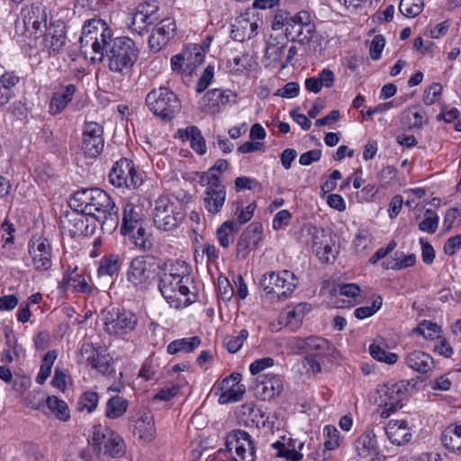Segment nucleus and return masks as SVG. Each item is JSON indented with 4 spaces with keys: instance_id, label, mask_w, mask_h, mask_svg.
<instances>
[{
    "instance_id": "nucleus-1",
    "label": "nucleus",
    "mask_w": 461,
    "mask_h": 461,
    "mask_svg": "<svg viewBox=\"0 0 461 461\" xmlns=\"http://www.w3.org/2000/svg\"><path fill=\"white\" fill-rule=\"evenodd\" d=\"M111 30L101 20H88L83 26L81 44H91L95 54L92 59L102 61L105 50L109 69L113 73L125 75L138 60L139 50L128 37L111 40Z\"/></svg>"
},
{
    "instance_id": "nucleus-2",
    "label": "nucleus",
    "mask_w": 461,
    "mask_h": 461,
    "mask_svg": "<svg viewBox=\"0 0 461 461\" xmlns=\"http://www.w3.org/2000/svg\"><path fill=\"white\" fill-rule=\"evenodd\" d=\"M69 206L95 218L104 232L111 234L119 225L118 208L112 197L102 189L87 188L76 192L69 201Z\"/></svg>"
},
{
    "instance_id": "nucleus-3",
    "label": "nucleus",
    "mask_w": 461,
    "mask_h": 461,
    "mask_svg": "<svg viewBox=\"0 0 461 461\" xmlns=\"http://www.w3.org/2000/svg\"><path fill=\"white\" fill-rule=\"evenodd\" d=\"M191 268L185 261H176L167 267L159 281V290L167 300L179 301L189 294L188 285L192 282Z\"/></svg>"
},
{
    "instance_id": "nucleus-4",
    "label": "nucleus",
    "mask_w": 461,
    "mask_h": 461,
    "mask_svg": "<svg viewBox=\"0 0 461 461\" xmlns=\"http://www.w3.org/2000/svg\"><path fill=\"white\" fill-rule=\"evenodd\" d=\"M185 216L184 206L177 198L164 194L155 201L153 221L158 229L172 230L180 225Z\"/></svg>"
},
{
    "instance_id": "nucleus-5",
    "label": "nucleus",
    "mask_w": 461,
    "mask_h": 461,
    "mask_svg": "<svg viewBox=\"0 0 461 461\" xmlns=\"http://www.w3.org/2000/svg\"><path fill=\"white\" fill-rule=\"evenodd\" d=\"M146 104L156 116L165 121H170L181 110V102L176 95L163 86L150 91L146 96Z\"/></svg>"
},
{
    "instance_id": "nucleus-6",
    "label": "nucleus",
    "mask_w": 461,
    "mask_h": 461,
    "mask_svg": "<svg viewBox=\"0 0 461 461\" xmlns=\"http://www.w3.org/2000/svg\"><path fill=\"white\" fill-rule=\"evenodd\" d=\"M407 392L405 381L387 383L377 386L375 402L380 407V416L388 418L392 413L402 408V401Z\"/></svg>"
},
{
    "instance_id": "nucleus-7",
    "label": "nucleus",
    "mask_w": 461,
    "mask_h": 461,
    "mask_svg": "<svg viewBox=\"0 0 461 461\" xmlns=\"http://www.w3.org/2000/svg\"><path fill=\"white\" fill-rule=\"evenodd\" d=\"M199 182L206 186L203 197L204 209L212 215L219 213L226 201L225 186L221 184L220 176L215 173L203 172Z\"/></svg>"
},
{
    "instance_id": "nucleus-8",
    "label": "nucleus",
    "mask_w": 461,
    "mask_h": 461,
    "mask_svg": "<svg viewBox=\"0 0 461 461\" xmlns=\"http://www.w3.org/2000/svg\"><path fill=\"white\" fill-rule=\"evenodd\" d=\"M260 285L267 294L278 299H286L294 291L297 279L294 274L288 270L278 273L272 271L262 276Z\"/></svg>"
},
{
    "instance_id": "nucleus-9",
    "label": "nucleus",
    "mask_w": 461,
    "mask_h": 461,
    "mask_svg": "<svg viewBox=\"0 0 461 461\" xmlns=\"http://www.w3.org/2000/svg\"><path fill=\"white\" fill-rule=\"evenodd\" d=\"M102 314L104 330L111 336L127 335L135 330L138 323L136 315L125 310L113 308L104 310Z\"/></svg>"
},
{
    "instance_id": "nucleus-10",
    "label": "nucleus",
    "mask_w": 461,
    "mask_h": 461,
    "mask_svg": "<svg viewBox=\"0 0 461 461\" xmlns=\"http://www.w3.org/2000/svg\"><path fill=\"white\" fill-rule=\"evenodd\" d=\"M158 266L154 259L139 256L134 258L127 270V280L137 289L142 290L155 280Z\"/></svg>"
},
{
    "instance_id": "nucleus-11",
    "label": "nucleus",
    "mask_w": 461,
    "mask_h": 461,
    "mask_svg": "<svg viewBox=\"0 0 461 461\" xmlns=\"http://www.w3.org/2000/svg\"><path fill=\"white\" fill-rule=\"evenodd\" d=\"M43 27H47V14L41 6L23 9L21 18L15 23L17 32L34 39L41 35Z\"/></svg>"
},
{
    "instance_id": "nucleus-12",
    "label": "nucleus",
    "mask_w": 461,
    "mask_h": 461,
    "mask_svg": "<svg viewBox=\"0 0 461 461\" xmlns=\"http://www.w3.org/2000/svg\"><path fill=\"white\" fill-rule=\"evenodd\" d=\"M110 183L118 188H138L142 184V176L135 169L131 160L121 158L116 161L109 174Z\"/></svg>"
},
{
    "instance_id": "nucleus-13",
    "label": "nucleus",
    "mask_w": 461,
    "mask_h": 461,
    "mask_svg": "<svg viewBox=\"0 0 461 461\" xmlns=\"http://www.w3.org/2000/svg\"><path fill=\"white\" fill-rule=\"evenodd\" d=\"M229 451L235 450L233 461H255V446L251 436L241 429L233 430L226 438Z\"/></svg>"
},
{
    "instance_id": "nucleus-14",
    "label": "nucleus",
    "mask_w": 461,
    "mask_h": 461,
    "mask_svg": "<svg viewBox=\"0 0 461 461\" xmlns=\"http://www.w3.org/2000/svg\"><path fill=\"white\" fill-rule=\"evenodd\" d=\"M104 128L95 122H86L83 130L82 149L86 157L96 158L104 149Z\"/></svg>"
},
{
    "instance_id": "nucleus-15",
    "label": "nucleus",
    "mask_w": 461,
    "mask_h": 461,
    "mask_svg": "<svg viewBox=\"0 0 461 461\" xmlns=\"http://www.w3.org/2000/svg\"><path fill=\"white\" fill-rule=\"evenodd\" d=\"M263 227L258 222L250 223L241 233L236 247V258L244 260L252 248H257L262 239Z\"/></svg>"
},
{
    "instance_id": "nucleus-16",
    "label": "nucleus",
    "mask_w": 461,
    "mask_h": 461,
    "mask_svg": "<svg viewBox=\"0 0 461 461\" xmlns=\"http://www.w3.org/2000/svg\"><path fill=\"white\" fill-rule=\"evenodd\" d=\"M176 31V22L172 17L162 19L152 30L149 38L150 50L153 52H158L175 36Z\"/></svg>"
},
{
    "instance_id": "nucleus-17",
    "label": "nucleus",
    "mask_w": 461,
    "mask_h": 461,
    "mask_svg": "<svg viewBox=\"0 0 461 461\" xmlns=\"http://www.w3.org/2000/svg\"><path fill=\"white\" fill-rule=\"evenodd\" d=\"M241 375L233 373L223 379L219 384L218 389L221 391L218 402L221 404H228L238 402L245 393V385L240 383Z\"/></svg>"
},
{
    "instance_id": "nucleus-18",
    "label": "nucleus",
    "mask_w": 461,
    "mask_h": 461,
    "mask_svg": "<svg viewBox=\"0 0 461 461\" xmlns=\"http://www.w3.org/2000/svg\"><path fill=\"white\" fill-rule=\"evenodd\" d=\"M29 253L37 271H46L50 268L52 254L51 246L48 240L38 238L32 240L29 245Z\"/></svg>"
},
{
    "instance_id": "nucleus-19",
    "label": "nucleus",
    "mask_w": 461,
    "mask_h": 461,
    "mask_svg": "<svg viewBox=\"0 0 461 461\" xmlns=\"http://www.w3.org/2000/svg\"><path fill=\"white\" fill-rule=\"evenodd\" d=\"M43 38L44 48L50 55L57 54L66 42V27L63 22L58 20L45 28Z\"/></svg>"
},
{
    "instance_id": "nucleus-20",
    "label": "nucleus",
    "mask_w": 461,
    "mask_h": 461,
    "mask_svg": "<svg viewBox=\"0 0 461 461\" xmlns=\"http://www.w3.org/2000/svg\"><path fill=\"white\" fill-rule=\"evenodd\" d=\"M158 9V6L155 5H140L132 16L130 29L139 35L147 32L148 25L154 23L155 20H157V17H154V15Z\"/></svg>"
},
{
    "instance_id": "nucleus-21",
    "label": "nucleus",
    "mask_w": 461,
    "mask_h": 461,
    "mask_svg": "<svg viewBox=\"0 0 461 461\" xmlns=\"http://www.w3.org/2000/svg\"><path fill=\"white\" fill-rule=\"evenodd\" d=\"M358 461H375L378 456L375 435L373 431L362 434L354 444Z\"/></svg>"
},
{
    "instance_id": "nucleus-22",
    "label": "nucleus",
    "mask_w": 461,
    "mask_h": 461,
    "mask_svg": "<svg viewBox=\"0 0 461 461\" xmlns=\"http://www.w3.org/2000/svg\"><path fill=\"white\" fill-rule=\"evenodd\" d=\"M384 431L392 444L402 446L411 439V429L404 420H391L384 426Z\"/></svg>"
},
{
    "instance_id": "nucleus-23",
    "label": "nucleus",
    "mask_w": 461,
    "mask_h": 461,
    "mask_svg": "<svg viewBox=\"0 0 461 461\" xmlns=\"http://www.w3.org/2000/svg\"><path fill=\"white\" fill-rule=\"evenodd\" d=\"M233 94L230 90L213 88L209 90L201 100V108L204 112H219L221 106L230 102Z\"/></svg>"
},
{
    "instance_id": "nucleus-24",
    "label": "nucleus",
    "mask_w": 461,
    "mask_h": 461,
    "mask_svg": "<svg viewBox=\"0 0 461 461\" xmlns=\"http://www.w3.org/2000/svg\"><path fill=\"white\" fill-rule=\"evenodd\" d=\"M87 214L73 210L68 213L63 222V227L69 232L70 236H87L93 232L87 224Z\"/></svg>"
},
{
    "instance_id": "nucleus-25",
    "label": "nucleus",
    "mask_w": 461,
    "mask_h": 461,
    "mask_svg": "<svg viewBox=\"0 0 461 461\" xmlns=\"http://www.w3.org/2000/svg\"><path fill=\"white\" fill-rule=\"evenodd\" d=\"M312 250L321 261L330 263L336 258V249L330 245V239L323 231H316L312 237Z\"/></svg>"
},
{
    "instance_id": "nucleus-26",
    "label": "nucleus",
    "mask_w": 461,
    "mask_h": 461,
    "mask_svg": "<svg viewBox=\"0 0 461 461\" xmlns=\"http://www.w3.org/2000/svg\"><path fill=\"white\" fill-rule=\"evenodd\" d=\"M144 214L140 205L131 203H125L123 207L121 233L127 235L140 224L144 223Z\"/></svg>"
},
{
    "instance_id": "nucleus-27",
    "label": "nucleus",
    "mask_w": 461,
    "mask_h": 461,
    "mask_svg": "<svg viewBox=\"0 0 461 461\" xmlns=\"http://www.w3.org/2000/svg\"><path fill=\"white\" fill-rule=\"evenodd\" d=\"M77 86L69 84L59 91L54 93L49 104V113L51 115L60 114L72 101Z\"/></svg>"
},
{
    "instance_id": "nucleus-28",
    "label": "nucleus",
    "mask_w": 461,
    "mask_h": 461,
    "mask_svg": "<svg viewBox=\"0 0 461 461\" xmlns=\"http://www.w3.org/2000/svg\"><path fill=\"white\" fill-rule=\"evenodd\" d=\"M257 389L261 391L264 399H271L279 395L283 391V381L275 374H266L258 376Z\"/></svg>"
},
{
    "instance_id": "nucleus-29",
    "label": "nucleus",
    "mask_w": 461,
    "mask_h": 461,
    "mask_svg": "<svg viewBox=\"0 0 461 461\" xmlns=\"http://www.w3.org/2000/svg\"><path fill=\"white\" fill-rule=\"evenodd\" d=\"M405 363L408 367L420 373L427 374L434 368V360L427 353L414 350L405 357Z\"/></svg>"
},
{
    "instance_id": "nucleus-30",
    "label": "nucleus",
    "mask_w": 461,
    "mask_h": 461,
    "mask_svg": "<svg viewBox=\"0 0 461 461\" xmlns=\"http://www.w3.org/2000/svg\"><path fill=\"white\" fill-rule=\"evenodd\" d=\"M442 445L461 456V423L450 424L441 435Z\"/></svg>"
},
{
    "instance_id": "nucleus-31",
    "label": "nucleus",
    "mask_w": 461,
    "mask_h": 461,
    "mask_svg": "<svg viewBox=\"0 0 461 461\" xmlns=\"http://www.w3.org/2000/svg\"><path fill=\"white\" fill-rule=\"evenodd\" d=\"M200 50V48L194 46L192 49H186L181 53L174 55L171 58L172 70L179 72L185 61L190 62L191 66L201 64L203 60V56Z\"/></svg>"
},
{
    "instance_id": "nucleus-32",
    "label": "nucleus",
    "mask_w": 461,
    "mask_h": 461,
    "mask_svg": "<svg viewBox=\"0 0 461 461\" xmlns=\"http://www.w3.org/2000/svg\"><path fill=\"white\" fill-rule=\"evenodd\" d=\"M231 37L233 40L243 42L249 40L258 33V25L248 19L239 20L233 26Z\"/></svg>"
},
{
    "instance_id": "nucleus-33",
    "label": "nucleus",
    "mask_w": 461,
    "mask_h": 461,
    "mask_svg": "<svg viewBox=\"0 0 461 461\" xmlns=\"http://www.w3.org/2000/svg\"><path fill=\"white\" fill-rule=\"evenodd\" d=\"M179 138L190 141L192 149L199 155L206 152V144L200 130L196 126H189L185 130L178 131Z\"/></svg>"
},
{
    "instance_id": "nucleus-34",
    "label": "nucleus",
    "mask_w": 461,
    "mask_h": 461,
    "mask_svg": "<svg viewBox=\"0 0 461 461\" xmlns=\"http://www.w3.org/2000/svg\"><path fill=\"white\" fill-rule=\"evenodd\" d=\"M135 433L138 434L139 438L150 442L155 438L156 429L153 417L150 414L145 413L136 422Z\"/></svg>"
},
{
    "instance_id": "nucleus-35",
    "label": "nucleus",
    "mask_w": 461,
    "mask_h": 461,
    "mask_svg": "<svg viewBox=\"0 0 461 461\" xmlns=\"http://www.w3.org/2000/svg\"><path fill=\"white\" fill-rule=\"evenodd\" d=\"M239 231V225H236V221H224L216 230V237L219 244L222 248L228 249L232 242L235 234Z\"/></svg>"
},
{
    "instance_id": "nucleus-36",
    "label": "nucleus",
    "mask_w": 461,
    "mask_h": 461,
    "mask_svg": "<svg viewBox=\"0 0 461 461\" xmlns=\"http://www.w3.org/2000/svg\"><path fill=\"white\" fill-rule=\"evenodd\" d=\"M200 344L201 339L197 336L187 339H176L168 344L167 352L170 355H175L179 352L190 353L197 348Z\"/></svg>"
},
{
    "instance_id": "nucleus-37",
    "label": "nucleus",
    "mask_w": 461,
    "mask_h": 461,
    "mask_svg": "<svg viewBox=\"0 0 461 461\" xmlns=\"http://www.w3.org/2000/svg\"><path fill=\"white\" fill-rule=\"evenodd\" d=\"M335 348L326 339L319 336L308 337L307 352H313L317 357L330 355Z\"/></svg>"
},
{
    "instance_id": "nucleus-38",
    "label": "nucleus",
    "mask_w": 461,
    "mask_h": 461,
    "mask_svg": "<svg viewBox=\"0 0 461 461\" xmlns=\"http://www.w3.org/2000/svg\"><path fill=\"white\" fill-rule=\"evenodd\" d=\"M46 406L50 412L59 420L66 421L70 418L67 403L57 396H49L46 399Z\"/></svg>"
},
{
    "instance_id": "nucleus-39",
    "label": "nucleus",
    "mask_w": 461,
    "mask_h": 461,
    "mask_svg": "<svg viewBox=\"0 0 461 461\" xmlns=\"http://www.w3.org/2000/svg\"><path fill=\"white\" fill-rule=\"evenodd\" d=\"M109 439L103 449L104 455L113 458L122 456L125 453V444L122 438L114 431Z\"/></svg>"
},
{
    "instance_id": "nucleus-40",
    "label": "nucleus",
    "mask_w": 461,
    "mask_h": 461,
    "mask_svg": "<svg viewBox=\"0 0 461 461\" xmlns=\"http://www.w3.org/2000/svg\"><path fill=\"white\" fill-rule=\"evenodd\" d=\"M128 402L122 397H112L106 403L105 415L109 419H117L126 412Z\"/></svg>"
},
{
    "instance_id": "nucleus-41",
    "label": "nucleus",
    "mask_w": 461,
    "mask_h": 461,
    "mask_svg": "<svg viewBox=\"0 0 461 461\" xmlns=\"http://www.w3.org/2000/svg\"><path fill=\"white\" fill-rule=\"evenodd\" d=\"M119 270V257L116 255H110L101 259L98 275L100 276L113 277L118 273Z\"/></svg>"
},
{
    "instance_id": "nucleus-42",
    "label": "nucleus",
    "mask_w": 461,
    "mask_h": 461,
    "mask_svg": "<svg viewBox=\"0 0 461 461\" xmlns=\"http://www.w3.org/2000/svg\"><path fill=\"white\" fill-rule=\"evenodd\" d=\"M113 432L114 431L113 429L105 426H94L92 436L93 445L102 451L106 446V442L110 440L109 438L113 436Z\"/></svg>"
},
{
    "instance_id": "nucleus-43",
    "label": "nucleus",
    "mask_w": 461,
    "mask_h": 461,
    "mask_svg": "<svg viewBox=\"0 0 461 461\" xmlns=\"http://www.w3.org/2000/svg\"><path fill=\"white\" fill-rule=\"evenodd\" d=\"M413 333L421 335L425 339L433 340L440 338V327L429 321H423L412 330Z\"/></svg>"
},
{
    "instance_id": "nucleus-44",
    "label": "nucleus",
    "mask_w": 461,
    "mask_h": 461,
    "mask_svg": "<svg viewBox=\"0 0 461 461\" xmlns=\"http://www.w3.org/2000/svg\"><path fill=\"white\" fill-rule=\"evenodd\" d=\"M57 358V353L55 350L48 351L41 361V369L36 376V382L39 384H43L47 378L50 375L51 368L54 361Z\"/></svg>"
},
{
    "instance_id": "nucleus-45",
    "label": "nucleus",
    "mask_w": 461,
    "mask_h": 461,
    "mask_svg": "<svg viewBox=\"0 0 461 461\" xmlns=\"http://www.w3.org/2000/svg\"><path fill=\"white\" fill-rule=\"evenodd\" d=\"M63 285L72 287L73 289L80 292H86L88 285L82 275L76 273V269L72 272H66L62 279Z\"/></svg>"
},
{
    "instance_id": "nucleus-46",
    "label": "nucleus",
    "mask_w": 461,
    "mask_h": 461,
    "mask_svg": "<svg viewBox=\"0 0 461 461\" xmlns=\"http://www.w3.org/2000/svg\"><path fill=\"white\" fill-rule=\"evenodd\" d=\"M135 229L137 230L136 233L132 235L135 246L143 251L150 249L152 247L151 235L147 231L143 223L138 225Z\"/></svg>"
},
{
    "instance_id": "nucleus-47",
    "label": "nucleus",
    "mask_w": 461,
    "mask_h": 461,
    "mask_svg": "<svg viewBox=\"0 0 461 461\" xmlns=\"http://www.w3.org/2000/svg\"><path fill=\"white\" fill-rule=\"evenodd\" d=\"M423 9L422 0H401L399 10L406 17H416Z\"/></svg>"
},
{
    "instance_id": "nucleus-48",
    "label": "nucleus",
    "mask_w": 461,
    "mask_h": 461,
    "mask_svg": "<svg viewBox=\"0 0 461 461\" xmlns=\"http://www.w3.org/2000/svg\"><path fill=\"white\" fill-rule=\"evenodd\" d=\"M369 353L374 358L387 364H394L398 359L396 354L387 352L384 347L377 344L370 345Z\"/></svg>"
},
{
    "instance_id": "nucleus-49",
    "label": "nucleus",
    "mask_w": 461,
    "mask_h": 461,
    "mask_svg": "<svg viewBox=\"0 0 461 461\" xmlns=\"http://www.w3.org/2000/svg\"><path fill=\"white\" fill-rule=\"evenodd\" d=\"M248 336V330H241L238 336H226L223 339V344L230 353H236L240 349Z\"/></svg>"
},
{
    "instance_id": "nucleus-50",
    "label": "nucleus",
    "mask_w": 461,
    "mask_h": 461,
    "mask_svg": "<svg viewBox=\"0 0 461 461\" xmlns=\"http://www.w3.org/2000/svg\"><path fill=\"white\" fill-rule=\"evenodd\" d=\"M111 361L112 358L108 355L100 353L90 366L100 372L102 375L109 376L114 373V369L112 366Z\"/></svg>"
},
{
    "instance_id": "nucleus-51",
    "label": "nucleus",
    "mask_w": 461,
    "mask_h": 461,
    "mask_svg": "<svg viewBox=\"0 0 461 461\" xmlns=\"http://www.w3.org/2000/svg\"><path fill=\"white\" fill-rule=\"evenodd\" d=\"M256 209V203H251L243 208L240 203H238L235 210V216L237 219L236 225H239V230H240L241 225L247 223L251 220L254 214V211Z\"/></svg>"
},
{
    "instance_id": "nucleus-52",
    "label": "nucleus",
    "mask_w": 461,
    "mask_h": 461,
    "mask_svg": "<svg viewBox=\"0 0 461 461\" xmlns=\"http://www.w3.org/2000/svg\"><path fill=\"white\" fill-rule=\"evenodd\" d=\"M416 263V256L414 254H409L402 258H393L384 262L383 265L386 269H403L409 267H412Z\"/></svg>"
},
{
    "instance_id": "nucleus-53",
    "label": "nucleus",
    "mask_w": 461,
    "mask_h": 461,
    "mask_svg": "<svg viewBox=\"0 0 461 461\" xmlns=\"http://www.w3.org/2000/svg\"><path fill=\"white\" fill-rule=\"evenodd\" d=\"M383 299L381 296H377L371 306H363L357 308L354 312L356 318L363 320L374 315L382 306Z\"/></svg>"
},
{
    "instance_id": "nucleus-54",
    "label": "nucleus",
    "mask_w": 461,
    "mask_h": 461,
    "mask_svg": "<svg viewBox=\"0 0 461 461\" xmlns=\"http://www.w3.org/2000/svg\"><path fill=\"white\" fill-rule=\"evenodd\" d=\"M360 287L353 283L350 284H339L334 287V294L347 296L348 298H355L360 294Z\"/></svg>"
},
{
    "instance_id": "nucleus-55",
    "label": "nucleus",
    "mask_w": 461,
    "mask_h": 461,
    "mask_svg": "<svg viewBox=\"0 0 461 461\" xmlns=\"http://www.w3.org/2000/svg\"><path fill=\"white\" fill-rule=\"evenodd\" d=\"M308 337H293L287 340L286 347L294 354L307 352Z\"/></svg>"
},
{
    "instance_id": "nucleus-56",
    "label": "nucleus",
    "mask_w": 461,
    "mask_h": 461,
    "mask_svg": "<svg viewBox=\"0 0 461 461\" xmlns=\"http://www.w3.org/2000/svg\"><path fill=\"white\" fill-rule=\"evenodd\" d=\"M441 92L442 86H440V84L433 83L424 91L423 102L427 105L433 104L436 102L438 96L441 95Z\"/></svg>"
},
{
    "instance_id": "nucleus-57",
    "label": "nucleus",
    "mask_w": 461,
    "mask_h": 461,
    "mask_svg": "<svg viewBox=\"0 0 461 461\" xmlns=\"http://www.w3.org/2000/svg\"><path fill=\"white\" fill-rule=\"evenodd\" d=\"M385 44V40L382 35H376L374 37L370 43L369 52L371 59L374 60H377L381 52L383 51Z\"/></svg>"
},
{
    "instance_id": "nucleus-58",
    "label": "nucleus",
    "mask_w": 461,
    "mask_h": 461,
    "mask_svg": "<svg viewBox=\"0 0 461 461\" xmlns=\"http://www.w3.org/2000/svg\"><path fill=\"white\" fill-rule=\"evenodd\" d=\"M302 364L309 374L317 375L322 371L321 363L311 354L303 358Z\"/></svg>"
},
{
    "instance_id": "nucleus-59",
    "label": "nucleus",
    "mask_w": 461,
    "mask_h": 461,
    "mask_svg": "<svg viewBox=\"0 0 461 461\" xmlns=\"http://www.w3.org/2000/svg\"><path fill=\"white\" fill-rule=\"evenodd\" d=\"M99 396L95 392H86L81 396L80 402L83 408H86L88 412H92L97 407Z\"/></svg>"
},
{
    "instance_id": "nucleus-60",
    "label": "nucleus",
    "mask_w": 461,
    "mask_h": 461,
    "mask_svg": "<svg viewBox=\"0 0 461 461\" xmlns=\"http://www.w3.org/2000/svg\"><path fill=\"white\" fill-rule=\"evenodd\" d=\"M252 63L253 60L250 55L242 54L241 56H237L233 59V69L236 72L241 73L251 68Z\"/></svg>"
},
{
    "instance_id": "nucleus-61",
    "label": "nucleus",
    "mask_w": 461,
    "mask_h": 461,
    "mask_svg": "<svg viewBox=\"0 0 461 461\" xmlns=\"http://www.w3.org/2000/svg\"><path fill=\"white\" fill-rule=\"evenodd\" d=\"M285 51V45L279 42H269L266 49V57L275 61L281 59Z\"/></svg>"
},
{
    "instance_id": "nucleus-62",
    "label": "nucleus",
    "mask_w": 461,
    "mask_h": 461,
    "mask_svg": "<svg viewBox=\"0 0 461 461\" xmlns=\"http://www.w3.org/2000/svg\"><path fill=\"white\" fill-rule=\"evenodd\" d=\"M213 67L208 66L203 72L200 77L197 84H196V92L202 93L203 92L208 86L210 85L212 77H213Z\"/></svg>"
},
{
    "instance_id": "nucleus-63",
    "label": "nucleus",
    "mask_w": 461,
    "mask_h": 461,
    "mask_svg": "<svg viewBox=\"0 0 461 461\" xmlns=\"http://www.w3.org/2000/svg\"><path fill=\"white\" fill-rule=\"evenodd\" d=\"M303 306L301 304L297 305L294 309L288 311L285 313V321L287 325H293L298 327L302 322L303 318Z\"/></svg>"
},
{
    "instance_id": "nucleus-64",
    "label": "nucleus",
    "mask_w": 461,
    "mask_h": 461,
    "mask_svg": "<svg viewBox=\"0 0 461 461\" xmlns=\"http://www.w3.org/2000/svg\"><path fill=\"white\" fill-rule=\"evenodd\" d=\"M459 249H461V233L448 238L443 247L444 252L449 256H453Z\"/></svg>"
}]
</instances>
